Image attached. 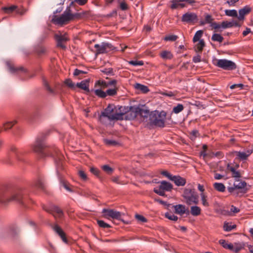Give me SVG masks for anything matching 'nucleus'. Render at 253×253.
Masks as SVG:
<instances>
[{
  "mask_svg": "<svg viewBox=\"0 0 253 253\" xmlns=\"http://www.w3.org/2000/svg\"><path fill=\"white\" fill-rule=\"evenodd\" d=\"M94 47L96 49L97 54L104 53L113 49L111 44L105 42H103L101 44H96L94 45Z\"/></svg>",
  "mask_w": 253,
  "mask_h": 253,
  "instance_id": "nucleus-12",
  "label": "nucleus"
},
{
  "mask_svg": "<svg viewBox=\"0 0 253 253\" xmlns=\"http://www.w3.org/2000/svg\"><path fill=\"white\" fill-rule=\"evenodd\" d=\"M236 188L234 186L233 187H230L228 188V190L230 193H233L234 195L240 196V195L239 192L236 191Z\"/></svg>",
  "mask_w": 253,
  "mask_h": 253,
  "instance_id": "nucleus-56",
  "label": "nucleus"
},
{
  "mask_svg": "<svg viewBox=\"0 0 253 253\" xmlns=\"http://www.w3.org/2000/svg\"><path fill=\"white\" fill-rule=\"evenodd\" d=\"M167 113L163 111L156 112L154 114L155 119L151 120V122L156 126L164 127L165 126Z\"/></svg>",
  "mask_w": 253,
  "mask_h": 253,
  "instance_id": "nucleus-9",
  "label": "nucleus"
},
{
  "mask_svg": "<svg viewBox=\"0 0 253 253\" xmlns=\"http://www.w3.org/2000/svg\"><path fill=\"white\" fill-rule=\"evenodd\" d=\"M171 180L173 181L175 185L178 186H184L186 183V179L179 175L173 176Z\"/></svg>",
  "mask_w": 253,
  "mask_h": 253,
  "instance_id": "nucleus-18",
  "label": "nucleus"
},
{
  "mask_svg": "<svg viewBox=\"0 0 253 253\" xmlns=\"http://www.w3.org/2000/svg\"><path fill=\"white\" fill-rule=\"evenodd\" d=\"M211 40L213 41L221 42L223 41V38L220 34H214L211 37Z\"/></svg>",
  "mask_w": 253,
  "mask_h": 253,
  "instance_id": "nucleus-41",
  "label": "nucleus"
},
{
  "mask_svg": "<svg viewBox=\"0 0 253 253\" xmlns=\"http://www.w3.org/2000/svg\"><path fill=\"white\" fill-rule=\"evenodd\" d=\"M225 14L228 16L238 18L237 11L235 9H226L225 10Z\"/></svg>",
  "mask_w": 253,
  "mask_h": 253,
  "instance_id": "nucleus-35",
  "label": "nucleus"
},
{
  "mask_svg": "<svg viewBox=\"0 0 253 253\" xmlns=\"http://www.w3.org/2000/svg\"><path fill=\"white\" fill-rule=\"evenodd\" d=\"M241 24L237 20H232L231 21H224L221 23V28L223 29L233 27H240Z\"/></svg>",
  "mask_w": 253,
  "mask_h": 253,
  "instance_id": "nucleus-16",
  "label": "nucleus"
},
{
  "mask_svg": "<svg viewBox=\"0 0 253 253\" xmlns=\"http://www.w3.org/2000/svg\"><path fill=\"white\" fill-rule=\"evenodd\" d=\"M6 65H7V66L9 71L13 73L17 72L18 71L23 70L22 67H19V68L15 67L14 66V65L9 62H7Z\"/></svg>",
  "mask_w": 253,
  "mask_h": 253,
  "instance_id": "nucleus-32",
  "label": "nucleus"
},
{
  "mask_svg": "<svg viewBox=\"0 0 253 253\" xmlns=\"http://www.w3.org/2000/svg\"><path fill=\"white\" fill-rule=\"evenodd\" d=\"M171 2L172 3L170 6L171 9L183 8L186 6V4L183 2V0H172Z\"/></svg>",
  "mask_w": 253,
  "mask_h": 253,
  "instance_id": "nucleus-19",
  "label": "nucleus"
},
{
  "mask_svg": "<svg viewBox=\"0 0 253 253\" xmlns=\"http://www.w3.org/2000/svg\"><path fill=\"white\" fill-rule=\"evenodd\" d=\"M117 81L116 80H113L109 81H105L103 80H99L95 84V87H101L103 88H106L109 86H112L113 88L108 89L106 91L107 96H113L117 94L118 90L117 87Z\"/></svg>",
  "mask_w": 253,
  "mask_h": 253,
  "instance_id": "nucleus-3",
  "label": "nucleus"
},
{
  "mask_svg": "<svg viewBox=\"0 0 253 253\" xmlns=\"http://www.w3.org/2000/svg\"><path fill=\"white\" fill-rule=\"evenodd\" d=\"M252 8L249 5H246L239 9V16H238V20L243 21L245 19V16L249 14Z\"/></svg>",
  "mask_w": 253,
  "mask_h": 253,
  "instance_id": "nucleus-15",
  "label": "nucleus"
},
{
  "mask_svg": "<svg viewBox=\"0 0 253 253\" xmlns=\"http://www.w3.org/2000/svg\"><path fill=\"white\" fill-rule=\"evenodd\" d=\"M90 170L91 172H92L95 175H96L97 176H99L100 171L97 169L92 167V168H90Z\"/></svg>",
  "mask_w": 253,
  "mask_h": 253,
  "instance_id": "nucleus-61",
  "label": "nucleus"
},
{
  "mask_svg": "<svg viewBox=\"0 0 253 253\" xmlns=\"http://www.w3.org/2000/svg\"><path fill=\"white\" fill-rule=\"evenodd\" d=\"M33 150L35 152L39 153L41 157H43L46 155L55 156V154L52 152V150L45 145L43 141L38 138L33 146Z\"/></svg>",
  "mask_w": 253,
  "mask_h": 253,
  "instance_id": "nucleus-5",
  "label": "nucleus"
},
{
  "mask_svg": "<svg viewBox=\"0 0 253 253\" xmlns=\"http://www.w3.org/2000/svg\"><path fill=\"white\" fill-rule=\"evenodd\" d=\"M79 14H73L70 9H67L60 16L54 15L52 22L55 24L63 25L68 24L71 20L79 18Z\"/></svg>",
  "mask_w": 253,
  "mask_h": 253,
  "instance_id": "nucleus-2",
  "label": "nucleus"
},
{
  "mask_svg": "<svg viewBox=\"0 0 253 253\" xmlns=\"http://www.w3.org/2000/svg\"><path fill=\"white\" fill-rule=\"evenodd\" d=\"M243 246L240 244H235L234 245H233V249H232L231 250L233 251L235 253H238L242 249H243Z\"/></svg>",
  "mask_w": 253,
  "mask_h": 253,
  "instance_id": "nucleus-46",
  "label": "nucleus"
},
{
  "mask_svg": "<svg viewBox=\"0 0 253 253\" xmlns=\"http://www.w3.org/2000/svg\"><path fill=\"white\" fill-rule=\"evenodd\" d=\"M211 27L214 29H218L221 28V24H219L218 23L214 22L212 23L211 25Z\"/></svg>",
  "mask_w": 253,
  "mask_h": 253,
  "instance_id": "nucleus-63",
  "label": "nucleus"
},
{
  "mask_svg": "<svg viewBox=\"0 0 253 253\" xmlns=\"http://www.w3.org/2000/svg\"><path fill=\"white\" fill-rule=\"evenodd\" d=\"M86 73V72L85 71L76 69L75 70L73 74H74V76H81L82 75L85 74Z\"/></svg>",
  "mask_w": 253,
  "mask_h": 253,
  "instance_id": "nucleus-57",
  "label": "nucleus"
},
{
  "mask_svg": "<svg viewBox=\"0 0 253 253\" xmlns=\"http://www.w3.org/2000/svg\"><path fill=\"white\" fill-rule=\"evenodd\" d=\"M60 183L61 185L68 191L70 192H74L75 191L74 187L68 182L63 180L61 181Z\"/></svg>",
  "mask_w": 253,
  "mask_h": 253,
  "instance_id": "nucleus-27",
  "label": "nucleus"
},
{
  "mask_svg": "<svg viewBox=\"0 0 253 253\" xmlns=\"http://www.w3.org/2000/svg\"><path fill=\"white\" fill-rule=\"evenodd\" d=\"M164 190L160 189L159 187L158 188H155L154 189V192L160 196H165V193Z\"/></svg>",
  "mask_w": 253,
  "mask_h": 253,
  "instance_id": "nucleus-51",
  "label": "nucleus"
},
{
  "mask_svg": "<svg viewBox=\"0 0 253 253\" xmlns=\"http://www.w3.org/2000/svg\"><path fill=\"white\" fill-rule=\"evenodd\" d=\"M112 180L113 182H114L117 184H125L124 183H123V182H121L119 180V178L118 176L113 177L112 178Z\"/></svg>",
  "mask_w": 253,
  "mask_h": 253,
  "instance_id": "nucleus-62",
  "label": "nucleus"
},
{
  "mask_svg": "<svg viewBox=\"0 0 253 253\" xmlns=\"http://www.w3.org/2000/svg\"><path fill=\"white\" fill-rule=\"evenodd\" d=\"M219 243L225 249L229 250L233 249V245L232 244H228L225 240H220Z\"/></svg>",
  "mask_w": 253,
  "mask_h": 253,
  "instance_id": "nucleus-38",
  "label": "nucleus"
},
{
  "mask_svg": "<svg viewBox=\"0 0 253 253\" xmlns=\"http://www.w3.org/2000/svg\"><path fill=\"white\" fill-rule=\"evenodd\" d=\"M253 153L252 150H248L245 152H236L237 157L242 160H245Z\"/></svg>",
  "mask_w": 253,
  "mask_h": 253,
  "instance_id": "nucleus-21",
  "label": "nucleus"
},
{
  "mask_svg": "<svg viewBox=\"0 0 253 253\" xmlns=\"http://www.w3.org/2000/svg\"><path fill=\"white\" fill-rule=\"evenodd\" d=\"M134 87L136 89L141 91L143 93H147L149 90L147 86L138 83L134 84Z\"/></svg>",
  "mask_w": 253,
  "mask_h": 253,
  "instance_id": "nucleus-31",
  "label": "nucleus"
},
{
  "mask_svg": "<svg viewBox=\"0 0 253 253\" xmlns=\"http://www.w3.org/2000/svg\"><path fill=\"white\" fill-rule=\"evenodd\" d=\"M203 32L202 30L198 31L196 34H195L194 38L193 39V41L194 42H196L198 41H199L203 35Z\"/></svg>",
  "mask_w": 253,
  "mask_h": 253,
  "instance_id": "nucleus-39",
  "label": "nucleus"
},
{
  "mask_svg": "<svg viewBox=\"0 0 253 253\" xmlns=\"http://www.w3.org/2000/svg\"><path fill=\"white\" fill-rule=\"evenodd\" d=\"M213 63L216 67L225 70H233L236 68V65L234 62L226 59H215L213 60Z\"/></svg>",
  "mask_w": 253,
  "mask_h": 253,
  "instance_id": "nucleus-7",
  "label": "nucleus"
},
{
  "mask_svg": "<svg viewBox=\"0 0 253 253\" xmlns=\"http://www.w3.org/2000/svg\"><path fill=\"white\" fill-rule=\"evenodd\" d=\"M128 63L134 66H142L144 63L142 61L131 60L128 61Z\"/></svg>",
  "mask_w": 253,
  "mask_h": 253,
  "instance_id": "nucleus-50",
  "label": "nucleus"
},
{
  "mask_svg": "<svg viewBox=\"0 0 253 253\" xmlns=\"http://www.w3.org/2000/svg\"><path fill=\"white\" fill-rule=\"evenodd\" d=\"M214 188L219 192H223L225 190L224 185L221 183H215L213 184Z\"/></svg>",
  "mask_w": 253,
  "mask_h": 253,
  "instance_id": "nucleus-34",
  "label": "nucleus"
},
{
  "mask_svg": "<svg viewBox=\"0 0 253 253\" xmlns=\"http://www.w3.org/2000/svg\"><path fill=\"white\" fill-rule=\"evenodd\" d=\"M191 213L193 216H198L201 214V209L198 206H192L190 210Z\"/></svg>",
  "mask_w": 253,
  "mask_h": 253,
  "instance_id": "nucleus-30",
  "label": "nucleus"
},
{
  "mask_svg": "<svg viewBox=\"0 0 253 253\" xmlns=\"http://www.w3.org/2000/svg\"><path fill=\"white\" fill-rule=\"evenodd\" d=\"M184 109L182 104H178L177 106L173 107L172 112L175 114H178L181 112Z\"/></svg>",
  "mask_w": 253,
  "mask_h": 253,
  "instance_id": "nucleus-44",
  "label": "nucleus"
},
{
  "mask_svg": "<svg viewBox=\"0 0 253 253\" xmlns=\"http://www.w3.org/2000/svg\"><path fill=\"white\" fill-rule=\"evenodd\" d=\"M125 109L122 110V112L124 113V119L126 120H133L138 115V107L131 106L129 109Z\"/></svg>",
  "mask_w": 253,
  "mask_h": 253,
  "instance_id": "nucleus-11",
  "label": "nucleus"
},
{
  "mask_svg": "<svg viewBox=\"0 0 253 253\" xmlns=\"http://www.w3.org/2000/svg\"><path fill=\"white\" fill-rule=\"evenodd\" d=\"M79 175L84 180H86L87 179V175L83 170H79Z\"/></svg>",
  "mask_w": 253,
  "mask_h": 253,
  "instance_id": "nucleus-58",
  "label": "nucleus"
},
{
  "mask_svg": "<svg viewBox=\"0 0 253 253\" xmlns=\"http://www.w3.org/2000/svg\"><path fill=\"white\" fill-rule=\"evenodd\" d=\"M160 55L161 57L164 59H170L172 58V54L169 51H163Z\"/></svg>",
  "mask_w": 253,
  "mask_h": 253,
  "instance_id": "nucleus-36",
  "label": "nucleus"
},
{
  "mask_svg": "<svg viewBox=\"0 0 253 253\" xmlns=\"http://www.w3.org/2000/svg\"><path fill=\"white\" fill-rule=\"evenodd\" d=\"M19 233V231L17 229H14L10 230L9 234L11 237H15Z\"/></svg>",
  "mask_w": 253,
  "mask_h": 253,
  "instance_id": "nucleus-64",
  "label": "nucleus"
},
{
  "mask_svg": "<svg viewBox=\"0 0 253 253\" xmlns=\"http://www.w3.org/2000/svg\"><path fill=\"white\" fill-rule=\"evenodd\" d=\"M16 122L15 121L6 123L3 125V127L4 130H7L11 128L15 124Z\"/></svg>",
  "mask_w": 253,
  "mask_h": 253,
  "instance_id": "nucleus-45",
  "label": "nucleus"
},
{
  "mask_svg": "<svg viewBox=\"0 0 253 253\" xmlns=\"http://www.w3.org/2000/svg\"><path fill=\"white\" fill-rule=\"evenodd\" d=\"M22 195L19 192L5 191L0 193V203L6 204L11 201L20 202Z\"/></svg>",
  "mask_w": 253,
  "mask_h": 253,
  "instance_id": "nucleus-4",
  "label": "nucleus"
},
{
  "mask_svg": "<svg viewBox=\"0 0 253 253\" xmlns=\"http://www.w3.org/2000/svg\"><path fill=\"white\" fill-rule=\"evenodd\" d=\"M88 86L89 84L86 80L83 81L81 83H79L76 84V87H78L87 92L89 91Z\"/></svg>",
  "mask_w": 253,
  "mask_h": 253,
  "instance_id": "nucleus-25",
  "label": "nucleus"
},
{
  "mask_svg": "<svg viewBox=\"0 0 253 253\" xmlns=\"http://www.w3.org/2000/svg\"><path fill=\"white\" fill-rule=\"evenodd\" d=\"M198 42L195 45V50L197 52H201L205 46V42L203 40H201Z\"/></svg>",
  "mask_w": 253,
  "mask_h": 253,
  "instance_id": "nucleus-33",
  "label": "nucleus"
},
{
  "mask_svg": "<svg viewBox=\"0 0 253 253\" xmlns=\"http://www.w3.org/2000/svg\"><path fill=\"white\" fill-rule=\"evenodd\" d=\"M177 39V37L175 35H171L166 37L165 38L166 41H175Z\"/></svg>",
  "mask_w": 253,
  "mask_h": 253,
  "instance_id": "nucleus-60",
  "label": "nucleus"
},
{
  "mask_svg": "<svg viewBox=\"0 0 253 253\" xmlns=\"http://www.w3.org/2000/svg\"><path fill=\"white\" fill-rule=\"evenodd\" d=\"M183 197L187 205H197L199 203V196L194 189H185L183 192Z\"/></svg>",
  "mask_w": 253,
  "mask_h": 253,
  "instance_id": "nucleus-6",
  "label": "nucleus"
},
{
  "mask_svg": "<svg viewBox=\"0 0 253 253\" xmlns=\"http://www.w3.org/2000/svg\"><path fill=\"white\" fill-rule=\"evenodd\" d=\"M97 88L94 90V92L96 95L101 98H105L106 97V91H104L103 89L104 88H101V87H97Z\"/></svg>",
  "mask_w": 253,
  "mask_h": 253,
  "instance_id": "nucleus-29",
  "label": "nucleus"
},
{
  "mask_svg": "<svg viewBox=\"0 0 253 253\" xmlns=\"http://www.w3.org/2000/svg\"><path fill=\"white\" fill-rule=\"evenodd\" d=\"M165 216L169 219L173 221H176L178 219L177 216L170 212L166 213Z\"/></svg>",
  "mask_w": 253,
  "mask_h": 253,
  "instance_id": "nucleus-47",
  "label": "nucleus"
},
{
  "mask_svg": "<svg viewBox=\"0 0 253 253\" xmlns=\"http://www.w3.org/2000/svg\"><path fill=\"white\" fill-rule=\"evenodd\" d=\"M213 19L210 15H207L205 17V22L202 23V24H204L205 23H212Z\"/></svg>",
  "mask_w": 253,
  "mask_h": 253,
  "instance_id": "nucleus-59",
  "label": "nucleus"
},
{
  "mask_svg": "<svg viewBox=\"0 0 253 253\" xmlns=\"http://www.w3.org/2000/svg\"><path fill=\"white\" fill-rule=\"evenodd\" d=\"M103 141L105 144L108 146L115 145L117 143L115 141L111 139H104Z\"/></svg>",
  "mask_w": 253,
  "mask_h": 253,
  "instance_id": "nucleus-53",
  "label": "nucleus"
},
{
  "mask_svg": "<svg viewBox=\"0 0 253 253\" xmlns=\"http://www.w3.org/2000/svg\"><path fill=\"white\" fill-rule=\"evenodd\" d=\"M54 38L57 42V46L62 49H65L66 47L65 44L69 40L68 34L66 33L62 34L58 31L54 35Z\"/></svg>",
  "mask_w": 253,
  "mask_h": 253,
  "instance_id": "nucleus-8",
  "label": "nucleus"
},
{
  "mask_svg": "<svg viewBox=\"0 0 253 253\" xmlns=\"http://www.w3.org/2000/svg\"><path fill=\"white\" fill-rule=\"evenodd\" d=\"M135 217L136 219L139 221L142 222H146L147 221L146 218L141 215L136 214L135 215Z\"/></svg>",
  "mask_w": 253,
  "mask_h": 253,
  "instance_id": "nucleus-55",
  "label": "nucleus"
},
{
  "mask_svg": "<svg viewBox=\"0 0 253 253\" xmlns=\"http://www.w3.org/2000/svg\"><path fill=\"white\" fill-rule=\"evenodd\" d=\"M102 169L108 174H111L113 171V169L108 165H104L102 166Z\"/></svg>",
  "mask_w": 253,
  "mask_h": 253,
  "instance_id": "nucleus-49",
  "label": "nucleus"
},
{
  "mask_svg": "<svg viewBox=\"0 0 253 253\" xmlns=\"http://www.w3.org/2000/svg\"><path fill=\"white\" fill-rule=\"evenodd\" d=\"M175 210V212L180 215H183L186 212V209L184 205H177L173 206Z\"/></svg>",
  "mask_w": 253,
  "mask_h": 253,
  "instance_id": "nucleus-22",
  "label": "nucleus"
},
{
  "mask_svg": "<svg viewBox=\"0 0 253 253\" xmlns=\"http://www.w3.org/2000/svg\"><path fill=\"white\" fill-rule=\"evenodd\" d=\"M53 229L54 231L58 234V235L61 237L62 241L67 243V239L66 237L65 233L62 230V229L57 225H55L53 226Z\"/></svg>",
  "mask_w": 253,
  "mask_h": 253,
  "instance_id": "nucleus-17",
  "label": "nucleus"
},
{
  "mask_svg": "<svg viewBox=\"0 0 253 253\" xmlns=\"http://www.w3.org/2000/svg\"><path fill=\"white\" fill-rule=\"evenodd\" d=\"M102 216L108 219H119L121 217L122 214L120 212L112 209H104L102 210Z\"/></svg>",
  "mask_w": 253,
  "mask_h": 253,
  "instance_id": "nucleus-10",
  "label": "nucleus"
},
{
  "mask_svg": "<svg viewBox=\"0 0 253 253\" xmlns=\"http://www.w3.org/2000/svg\"><path fill=\"white\" fill-rule=\"evenodd\" d=\"M200 196L201 198L202 205L206 207H208L210 206V205L207 200V197L203 193H202Z\"/></svg>",
  "mask_w": 253,
  "mask_h": 253,
  "instance_id": "nucleus-42",
  "label": "nucleus"
},
{
  "mask_svg": "<svg viewBox=\"0 0 253 253\" xmlns=\"http://www.w3.org/2000/svg\"><path fill=\"white\" fill-rule=\"evenodd\" d=\"M233 186H235L237 189L240 190V191H239L240 195V196H242L248 191V189L246 188L247 183L244 181L240 180L239 178L236 179Z\"/></svg>",
  "mask_w": 253,
  "mask_h": 253,
  "instance_id": "nucleus-13",
  "label": "nucleus"
},
{
  "mask_svg": "<svg viewBox=\"0 0 253 253\" xmlns=\"http://www.w3.org/2000/svg\"><path fill=\"white\" fill-rule=\"evenodd\" d=\"M198 16L193 12H187L183 14L181 18L182 22L187 23H192L198 21Z\"/></svg>",
  "mask_w": 253,
  "mask_h": 253,
  "instance_id": "nucleus-14",
  "label": "nucleus"
},
{
  "mask_svg": "<svg viewBox=\"0 0 253 253\" xmlns=\"http://www.w3.org/2000/svg\"><path fill=\"white\" fill-rule=\"evenodd\" d=\"M125 109V107L121 106L118 108L113 105H109L102 113V116L107 117L110 121L124 119V113L122 110Z\"/></svg>",
  "mask_w": 253,
  "mask_h": 253,
  "instance_id": "nucleus-1",
  "label": "nucleus"
},
{
  "mask_svg": "<svg viewBox=\"0 0 253 253\" xmlns=\"http://www.w3.org/2000/svg\"><path fill=\"white\" fill-rule=\"evenodd\" d=\"M42 82L43 85L46 88V89L50 93H54V91L53 89H52L50 86L45 79L43 78L42 79Z\"/></svg>",
  "mask_w": 253,
  "mask_h": 253,
  "instance_id": "nucleus-43",
  "label": "nucleus"
},
{
  "mask_svg": "<svg viewBox=\"0 0 253 253\" xmlns=\"http://www.w3.org/2000/svg\"><path fill=\"white\" fill-rule=\"evenodd\" d=\"M138 115H140L144 118H147L149 115V110L144 108H140L138 107Z\"/></svg>",
  "mask_w": 253,
  "mask_h": 253,
  "instance_id": "nucleus-28",
  "label": "nucleus"
},
{
  "mask_svg": "<svg viewBox=\"0 0 253 253\" xmlns=\"http://www.w3.org/2000/svg\"><path fill=\"white\" fill-rule=\"evenodd\" d=\"M227 169L232 172V176L233 177H234L236 179L241 177V175L240 172L239 171L236 170L234 167L231 166L228 164L227 166Z\"/></svg>",
  "mask_w": 253,
  "mask_h": 253,
  "instance_id": "nucleus-24",
  "label": "nucleus"
},
{
  "mask_svg": "<svg viewBox=\"0 0 253 253\" xmlns=\"http://www.w3.org/2000/svg\"><path fill=\"white\" fill-rule=\"evenodd\" d=\"M160 183L159 187L165 191H170L173 188L172 185L170 183L166 181H162Z\"/></svg>",
  "mask_w": 253,
  "mask_h": 253,
  "instance_id": "nucleus-20",
  "label": "nucleus"
},
{
  "mask_svg": "<svg viewBox=\"0 0 253 253\" xmlns=\"http://www.w3.org/2000/svg\"><path fill=\"white\" fill-rule=\"evenodd\" d=\"M51 213L55 218H61L63 215L62 211L56 206L52 207Z\"/></svg>",
  "mask_w": 253,
  "mask_h": 253,
  "instance_id": "nucleus-23",
  "label": "nucleus"
},
{
  "mask_svg": "<svg viewBox=\"0 0 253 253\" xmlns=\"http://www.w3.org/2000/svg\"><path fill=\"white\" fill-rule=\"evenodd\" d=\"M10 150V157L13 158L19 159L21 153L18 151L17 149L15 146H12L11 147Z\"/></svg>",
  "mask_w": 253,
  "mask_h": 253,
  "instance_id": "nucleus-26",
  "label": "nucleus"
},
{
  "mask_svg": "<svg viewBox=\"0 0 253 253\" xmlns=\"http://www.w3.org/2000/svg\"><path fill=\"white\" fill-rule=\"evenodd\" d=\"M64 84L69 88L73 90H75L76 88V84H75L71 79H67L65 80Z\"/></svg>",
  "mask_w": 253,
  "mask_h": 253,
  "instance_id": "nucleus-37",
  "label": "nucleus"
},
{
  "mask_svg": "<svg viewBox=\"0 0 253 253\" xmlns=\"http://www.w3.org/2000/svg\"><path fill=\"white\" fill-rule=\"evenodd\" d=\"M236 227V225H232L231 223H224L223 226L224 230L226 231H230L232 229H235Z\"/></svg>",
  "mask_w": 253,
  "mask_h": 253,
  "instance_id": "nucleus-40",
  "label": "nucleus"
},
{
  "mask_svg": "<svg viewBox=\"0 0 253 253\" xmlns=\"http://www.w3.org/2000/svg\"><path fill=\"white\" fill-rule=\"evenodd\" d=\"M16 8V6L12 5L10 7H4L2 9L5 12L10 13L13 11L14 9H15Z\"/></svg>",
  "mask_w": 253,
  "mask_h": 253,
  "instance_id": "nucleus-54",
  "label": "nucleus"
},
{
  "mask_svg": "<svg viewBox=\"0 0 253 253\" xmlns=\"http://www.w3.org/2000/svg\"><path fill=\"white\" fill-rule=\"evenodd\" d=\"M97 222L99 226L102 228H109L111 227V226L109 224H108L107 223H105L103 220H98Z\"/></svg>",
  "mask_w": 253,
  "mask_h": 253,
  "instance_id": "nucleus-48",
  "label": "nucleus"
},
{
  "mask_svg": "<svg viewBox=\"0 0 253 253\" xmlns=\"http://www.w3.org/2000/svg\"><path fill=\"white\" fill-rule=\"evenodd\" d=\"M35 186L40 189H44V185L41 180H38L35 183Z\"/></svg>",
  "mask_w": 253,
  "mask_h": 253,
  "instance_id": "nucleus-52",
  "label": "nucleus"
}]
</instances>
